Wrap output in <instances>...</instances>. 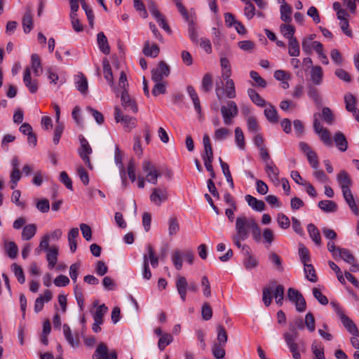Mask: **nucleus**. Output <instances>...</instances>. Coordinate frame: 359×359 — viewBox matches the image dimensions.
Returning <instances> with one entry per match:
<instances>
[{
  "mask_svg": "<svg viewBox=\"0 0 359 359\" xmlns=\"http://www.w3.org/2000/svg\"><path fill=\"white\" fill-rule=\"evenodd\" d=\"M250 233L255 241L259 242L261 240L260 228L255 219L245 215L237 217L235 221V233L231 236L234 245L241 248V241L247 240Z\"/></svg>",
  "mask_w": 359,
  "mask_h": 359,
  "instance_id": "obj_1",
  "label": "nucleus"
},
{
  "mask_svg": "<svg viewBox=\"0 0 359 359\" xmlns=\"http://www.w3.org/2000/svg\"><path fill=\"white\" fill-rule=\"evenodd\" d=\"M336 314L340 318L345 328L353 336L359 337V331L355 324L344 313L342 309L336 302H331Z\"/></svg>",
  "mask_w": 359,
  "mask_h": 359,
  "instance_id": "obj_2",
  "label": "nucleus"
},
{
  "mask_svg": "<svg viewBox=\"0 0 359 359\" xmlns=\"http://www.w3.org/2000/svg\"><path fill=\"white\" fill-rule=\"evenodd\" d=\"M318 114H314L313 115L314 131L316 134L318 135L320 140L325 146L331 147L333 146L331 135L327 128H323V125L318 120Z\"/></svg>",
  "mask_w": 359,
  "mask_h": 359,
  "instance_id": "obj_3",
  "label": "nucleus"
},
{
  "mask_svg": "<svg viewBox=\"0 0 359 359\" xmlns=\"http://www.w3.org/2000/svg\"><path fill=\"white\" fill-rule=\"evenodd\" d=\"M221 113L224 124L226 126L231 125L233 123V118L238 114V109L236 102L233 101H229L226 106H222Z\"/></svg>",
  "mask_w": 359,
  "mask_h": 359,
  "instance_id": "obj_4",
  "label": "nucleus"
},
{
  "mask_svg": "<svg viewBox=\"0 0 359 359\" xmlns=\"http://www.w3.org/2000/svg\"><path fill=\"white\" fill-rule=\"evenodd\" d=\"M142 168L146 173V181L152 184H156L161 176L160 171L149 160H144L142 162Z\"/></svg>",
  "mask_w": 359,
  "mask_h": 359,
  "instance_id": "obj_5",
  "label": "nucleus"
},
{
  "mask_svg": "<svg viewBox=\"0 0 359 359\" xmlns=\"http://www.w3.org/2000/svg\"><path fill=\"white\" fill-rule=\"evenodd\" d=\"M114 119L116 123H121L126 130H130L136 125V119L133 117L123 115L118 107H116L114 109Z\"/></svg>",
  "mask_w": 359,
  "mask_h": 359,
  "instance_id": "obj_6",
  "label": "nucleus"
},
{
  "mask_svg": "<svg viewBox=\"0 0 359 359\" xmlns=\"http://www.w3.org/2000/svg\"><path fill=\"white\" fill-rule=\"evenodd\" d=\"M79 141L81 144V148L79 149V154L81 159L87 165V166L90 169H92L93 166L89 158V155L93 152L92 148L87 140L83 135L79 136Z\"/></svg>",
  "mask_w": 359,
  "mask_h": 359,
  "instance_id": "obj_7",
  "label": "nucleus"
},
{
  "mask_svg": "<svg viewBox=\"0 0 359 359\" xmlns=\"http://www.w3.org/2000/svg\"><path fill=\"white\" fill-rule=\"evenodd\" d=\"M168 198V193L167 189L163 187L154 188L149 196L150 201L158 206H160L163 203L166 201Z\"/></svg>",
  "mask_w": 359,
  "mask_h": 359,
  "instance_id": "obj_8",
  "label": "nucleus"
},
{
  "mask_svg": "<svg viewBox=\"0 0 359 359\" xmlns=\"http://www.w3.org/2000/svg\"><path fill=\"white\" fill-rule=\"evenodd\" d=\"M169 74V66L164 61H160L157 67L151 70V79L154 82L161 81Z\"/></svg>",
  "mask_w": 359,
  "mask_h": 359,
  "instance_id": "obj_9",
  "label": "nucleus"
},
{
  "mask_svg": "<svg viewBox=\"0 0 359 359\" xmlns=\"http://www.w3.org/2000/svg\"><path fill=\"white\" fill-rule=\"evenodd\" d=\"M94 359H117V354L115 351H108L106 344L101 343L97 347L93 355Z\"/></svg>",
  "mask_w": 359,
  "mask_h": 359,
  "instance_id": "obj_10",
  "label": "nucleus"
},
{
  "mask_svg": "<svg viewBox=\"0 0 359 359\" xmlns=\"http://www.w3.org/2000/svg\"><path fill=\"white\" fill-rule=\"evenodd\" d=\"M23 82L32 94H34L38 91V81L36 79H32L30 69L28 67L24 72Z\"/></svg>",
  "mask_w": 359,
  "mask_h": 359,
  "instance_id": "obj_11",
  "label": "nucleus"
},
{
  "mask_svg": "<svg viewBox=\"0 0 359 359\" xmlns=\"http://www.w3.org/2000/svg\"><path fill=\"white\" fill-rule=\"evenodd\" d=\"M176 289L180 296L181 300L184 302L187 299L188 290V282L185 277L177 276L176 278Z\"/></svg>",
  "mask_w": 359,
  "mask_h": 359,
  "instance_id": "obj_12",
  "label": "nucleus"
},
{
  "mask_svg": "<svg viewBox=\"0 0 359 359\" xmlns=\"http://www.w3.org/2000/svg\"><path fill=\"white\" fill-rule=\"evenodd\" d=\"M121 104L123 107L133 113L137 112V106L135 102L132 100L126 90H124L121 93Z\"/></svg>",
  "mask_w": 359,
  "mask_h": 359,
  "instance_id": "obj_13",
  "label": "nucleus"
},
{
  "mask_svg": "<svg viewBox=\"0 0 359 359\" xmlns=\"http://www.w3.org/2000/svg\"><path fill=\"white\" fill-rule=\"evenodd\" d=\"M337 180L342 192L346 189H350L352 180L346 171H340V172L337 176Z\"/></svg>",
  "mask_w": 359,
  "mask_h": 359,
  "instance_id": "obj_14",
  "label": "nucleus"
},
{
  "mask_svg": "<svg viewBox=\"0 0 359 359\" xmlns=\"http://www.w3.org/2000/svg\"><path fill=\"white\" fill-rule=\"evenodd\" d=\"M311 80L315 86H320L323 80V70L319 65L311 67L310 72Z\"/></svg>",
  "mask_w": 359,
  "mask_h": 359,
  "instance_id": "obj_15",
  "label": "nucleus"
},
{
  "mask_svg": "<svg viewBox=\"0 0 359 359\" xmlns=\"http://www.w3.org/2000/svg\"><path fill=\"white\" fill-rule=\"evenodd\" d=\"M245 200L251 208L257 212H262L265 210V203L263 201L258 200L255 197L248 194L245 196Z\"/></svg>",
  "mask_w": 359,
  "mask_h": 359,
  "instance_id": "obj_16",
  "label": "nucleus"
},
{
  "mask_svg": "<svg viewBox=\"0 0 359 359\" xmlns=\"http://www.w3.org/2000/svg\"><path fill=\"white\" fill-rule=\"evenodd\" d=\"M344 200L348 204L351 211L355 215H359V207L356 205L354 196L351 189H346L342 192Z\"/></svg>",
  "mask_w": 359,
  "mask_h": 359,
  "instance_id": "obj_17",
  "label": "nucleus"
},
{
  "mask_svg": "<svg viewBox=\"0 0 359 359\" xmlns=\"http://www.w3.org/2000/svg\"><path fill=\"white\" fill-rule=\"evenodd\" d=\"M337 149L341 151H346L348 149V142L345 135L340 131L337 132L333 137Z\"/></svg>",
  "mask_w": 359,
  "mask_h": 359,
  "instance_id": "obj_18",
  "label": "nucleus"
},
{
  "mask_svg": "<svg viewBox=\"0 0 359 359\" xmlns=\"http://www.w3.org/2000/svg\"><path fill=\"white\" fill-rule=\"evenodd\" d=\"M265 171L268 177L273 182H278L279 170L274 165L273 161L266 162L265 164Z\"/></svg>",
  "mask_w": 359,
  "mask_h": 359,
  "instance_id": "obj_19",
  "label": "nucleus"
},
{
  "mask_svg": "<svg viewBox=\"0 0 359 359\" xmlns=\"http://www.w3.org/2000/svg\"><path fill=\"white\" fill-rule=\"evenodd\" d=\"M22 24L25 33H29L33 28L32 11L29 8L27 9L22 18Z\"/></svg>",
  "mask_w": 359,
  "mask_h": 359,
  "instance_id": "obj_20",
  "label": "nucleus"
},
{
  "mask_svg": "<svg viewBox=\"0 0 359 359\" xmlns=\"http://www.w3.org/2000/svg\"><path fill=\"white\" fill-rule=\"evenodd\" d=\"M97 41L100 50L105 55L110 53V47L107 39L103 32H99L97 35Z\"/></svg>",
  "mask_w": 359,
  "mask_h": 359,
  "instance_id": "obj_21",
  "label": "nucleus"
},
{
  "mask_svg": "<svg viewBox=\"0 0 359 359\" xmlns=\"http://www.w3.org/2000/svg\"><path fill=\"white\" fill-rule=\"evenodd\" d=\"M58 248L56 246H52L50 250L47 251L46 259L48 263V267L53 269L57 261Z\"/></svg>",
  "mask_w": 359,
  "mask_h": 359,
  "instance_id": "obj_22",
  "label": "nucleus"
},
{
  "mask_svg": "<svg viewBox=\"0 0 359 359\" xmlns=\"http://www.w3.org/2000/svg\"><path fill=\"white\" fill-rule=\"evenodd\" d=\"M102 65H103L104 77L107 81L111 87H113L114 86L113 74H112L111 65L109 64V60L107 58L103 59Z\"/></svg>",
  "mask_w": 359,
  "mask_h": 359,
  "instance_id": "obj_23",
  "label": "nucleus"
},
{
  "mask_svg": "<svg viewBox=\"0 0 359 359\" xmlns=\"http://www.w3.org/2000/svg\"><path fill=\"white\" fill-rule=\"evenodd\" d=\"M264 115H265L266 119L269 122H271L272 123H278V116L277 110L271 104H268L266 105V107L264 109Z\"/></svg>",
  "mask_w": 359,
  "mask_h": 359,
  "instance_id": "obj_24",
  "label": "nucleus"
},
{
  "mask_svg": "<svg viewBox=\"0 0 359 359\" xmlns=\"http://www.w3.org/2000/svg\"><path fill=\"white\" fill-rule=\"evenodd\" d=\"M37 227L34 224H29L24 226L22 231V239L29 241L32 238L36 233Z\"/></svg>",
  "mask_w": 359,
  "mask_h": 359,
  "instance_id": "obj_25",
  "label": "nucleus"
},
{
  "mask_svg": "<svg viewBox=\"0 0 359 359\" xmlns=\"http://www.w3.org/2000/svg\"><path fill=\"white\" fill-rule=\"evenodd\" d=\"M243 265L246 270L250 271L257 267L259 265V261L255 256L248 251L243 260Z\"/></svg>",
  "mask_w": 359,
  "mask_h": 359,
  "instance_id": "obj_26",
  "label": "nucleus"
},
{
  "mask_svg": "<svg viewBox=\"0 0 359 359\" xmlns=\"http://www.w3.org/2000/svg\"><path fill=\"white\" fill-rule=\"evenodd\" d=\"M160 50L157 45L152 44L150 46L149 41H146L144 43L143 53L146 56L151 57H156L159 54Z\"/></svg>",
  "mask_w": 359,
  "mask_h": 359,
  "instance_id": "obj_27",
  "label": "nucleus"
},
{
  "mask_svg": "<svg viewBox=\"0 0 359 359\" xmlns=\"http://www.w3.org/2000/svg\"><path fill=\"white\" fill-rule=\"evenodd\" d=\"M307 230L312 241L316 243V245L320 246L321 245V237L320 231L317 227L313 224H309L307 226Z\"/></svg>",
  "mask_w": 359,
  "mask_h": 359,
  "instance_id": "obj_28",
  "label": "nucleus"
},
{
  "mask_svg": "<svg viewBox=\"0 0 359 359\" xmlns=\"http://www.w3.org/2000/svg\"><path fill=\"white\" fill-rule=\"evenodd\" d=\"M282 2L283 4L280 6V18L285 22H290L292 21V8L287 4L285 3V0H282Z\"/></svg>",
  "mask_w": 359,
  "mask_h": 359,
  "instance_id": "obj_29",
  "label": "nucleus"
},
{
  "mask_svg": "<svg viewBox=\"0 0 359 359\" xmlns=\"http://www.w3.org/2000/svg\"><path fill=\"white\" fill-rule=\"evenodd\" d=\"M32 69H33L34 74L36 76H40L42 73V67L40 57L34 53L31 56Z\"/></svg>",
  "mask_w": 359,
  "mask_h": 359,
  "instance_id": "obj_30",
  "label": "nucleus"
},
{
  "mask_svg": "<svg viewBox=\"0 0 359 359\" xmlns=\"http://www.w3.org/2000/svg\"><path fill=\"white\" fill-rule=\"evenodd\" d=\"M318 207L324 212H334L337 210V205L333 201L325 200L318 202Z\"/></svg>",
  "mask_w": 359,
  "mask_h": 359,
  "instance_id": "obj_31",
  "label": "nucleus"
},
{
  "mask_svg": "<svg viewBox=\"0 0 359 359\" xmlns=\"http://www.w3.org/2000/svg\"><path fill=\"white\" fill-rule=\"evenodd\" d=\"M220 65L222 67V76L223 79H228L231 75V68L229 60L226 57H220Z\"/></svg>",
  "mask_w": 359,
  "mask_h": 359,
  "instance_id": "obj_32",
  "label": "nucleus"
},
{
  "mask_svg": "<svg viewBox=\"0 0 359 359\" xmlns=\"http://www.w3.org/2000/svg\"><path fill=\"white\" fill-rule=\"evenodd\" d=\"M187 90L189 95L190 96V97L191 98V100L193 101L195 110L196 111V112L198 114H201V107L200 105V100H199L198 95H197L196 90H194V87L191 86H188L187 87Z\"/></svg>",
  "mask_w": 359,
  "mask_h": 359,
  "instance_id": "obj_33",
  "label": "nucleus"
},
{
  "mask_svg": "<svg viewBox=\"0 0 359 359\" xmlns=\"http://www.w3.org/2000/svg\"><path fill=\"white\" fill-rule=\"evenodd\" d=\"M288 54L292 57H298L300 54L299 44L296 38L288 40Z\"/></svg>",
  "mask_w": 359,
  "mask_h": 359,
  "instance_id": "obj_34",
  "label": "nucleus"
},
{
  "mask_svg": "<svg viewBox=\"0 0 359 359\" xmlns=\"http://www.w3.org/2000/svg\"><path fill=\"white\" fill-rule=\"evenodd\" d=\"M79 229L72 228L68 233V241L69 248L72 252H74L76 250V238L79 236Z\"/></svg>",
  "mask_w": 359,
  "mask_h": 359,
  "instance_id": "obj_35",
  "label": "nucleus"
},
{
  "mask_svg": "<svg viewBox=\"0 0 359 359\" xmlns=\"http://www.w3.org/2000/svg\"><path fill=\"white\" fill-rule=\"evenodd\" d=\"M224 79L226 80L224 90L226 97L229 99L235 98L236 96V93L233 81L230 79V77Z\"/></svg>",
  "mask_w": 359,
  "mask_h": 359,
  "instance_id": "obj_36",
  "label": "nucleus"
},
{
  "mask_svg": "<svg viewBox=\"0 0 359 359\" xmlns=\"http://www.w3.org/2000/svg\"><path fill=\"white\" fill-rule=\"evenodd\" d=\"M76 87L79 91H80L82 94H84L87 92L88 85L86 77L83 74H79L77 76V80L75 82Z\"/></svg>",
  "mask_w": 359,
  "mask_h": 359,
  "instance_id": "obj_37",
  "label": "nucleus"
},
{
  "mask_svg": "<svg viewBox=\"0 0 359 359\" xmlns=\"http://www.w3.org/2000/svg\"><path fill=\"white\" fill-rule=\"evenodd\" d=\"M11 271L14 273L20 284H24L25 282V276L22 268L16 263H13L11 266Z\"/></svg>",
  "mask_w": 359,
  "mask_h": 359,
  "instance_id": "obj_38",
  "label": "nucleus"
},
{
  "mask_svg": "<svg viewBox=\"0 0 359 359\" xmlns=\"http://www.w3.org/2000/svg\"><path fill=\"white\" fill-rule=\"evenodd\" d=\"M248 95L250 97L252 102L259 107H264L266 105L265 100L256 92L253 88H249L248 90Z\"/></svg>",
  "mask_w": 359,
  "mask_h": 359,
  "instance_id": "obj_39",
  "label": "nucleus"
},
{
  "mask_svg": "<svg viewBox=\"0 0 359 359\" xmlns=\"http://www.w3.org/2000/svg\"><path fill=\"white\" fill-rule=\"evenodd\" d=\"M148 254V264H151L153 268H156L158 266L159 257L156 255L155 251L151 245L147 246Z\"/></svg>",
  "mask_w": 359,
  "mask_h": 359,
  "instance_id": "obj_40",
  "label": "nucleus"
},
{
  "mask_svg": "<svg viewBox=\"0 0 359 359\" xmlns=\"http://www.w3.org/2000/svg\"><path fill=\"white\" fill-rule=\"evenodd\" d=\"M344 101L346 103V109L348 111L353 112V114H355V111H357L355 108V97L350 93H346L344 95Z\"/></svg>",
  "mask_w": 359,
  "mask_h": 359,
  "instance_id": "obj_41",
  "label": "nucleus"
},
{
  "mask_svg": "<svg viewBox=\"0 0 359 359\" xmlns=\"http://www.w3.org/2000/svg\"><path fill=\"white\" fill-rule=\"evenodd\" d=\"M235 142L238 147L244 150L245 148V137L243 130L241 128L237 127L235 128Z\"/></svg>",
  "mask_w": 359,
  "mask_h": 359,
  "instance_id": "obj_42",
  "label": "nucleus"
},
{
  "mask_svg": "<svg viewBox=\"0 0 359 359\" xmlns=\"http://www.w3.org/2000/svg\"><path fill=\"white\" fill-rule=\"evenodd\" d=\"M311 351L316 359H325L323 347L316 340L312 342Z\"/></svg>",
  "mask_w": 359,
  "mask_h": 359,
  "instance_id": "obj_43",
  "label": "nucleus"
},
{
  "mask_svg": "<svg viewBox=\"0 0 359 359\" xmlns=\"http://www.w3.org/2000/svg\"><path fill=\"white\" fill-rule=\"evenodd\" d=\"M217 344L221 346H225L227 342L228 336L224 327L220 325L217 327Z\"/></svg>",
  "mask_w": 359,
  "mask_h": 359,
  "instance_id": "obj_44",
  "label": "nucleus"
},
{
  "mask_svg": "<svg viewBox=\"0 0 359 359\" xmlns=\"http://www.w3.org/2000/svg\"><path fill=\"white\" fill-rule=\"evenodd\" d=\"M63 332L65 337V339L68 341V343L72 346V347H76L79 345V339H74L73 337V335L72 334V331L70 327L67 325H63Z\"/></svg>",
  "mask_w": 359,
  "mask_h": 359,
  "instance_id": "obj_45",
  "label": "nucleus"
},
{
  "mask_svg": "<svg viewBox=\"0 0 359 359\" xmlns=\"http://www.w3.org/2000/svg\"><path fill=\"white\" fill-rule=\"evenodd\" d=\"M304 266L306 278L312 283L317 282L318 278L313 265L309 264Z\"/></svg>",
  "mask_w": 359,
  "mask_h": 359,
  "instance_id": "obj_46",
  "label": "nucleus"
},
{
  "mask_svg": "<svg viewBox=\"0 0 359 359\" xmlns=\"http://www.w3.org/2000/svg\"><path fill=\"white\" fill-rule=\"evenodd\" d=\"M280 28L283 36L288 40L292 38H295L294 36L295 32V28L294 26L289 24H283L280 25Z\"/></svg>",
  "mask_w": 359,
  "mask_h": 359,
  "instance_id": "obj_47",
  "label": "nucleus"
},
{
  "mask_svg": "<svg viewBox=\"0 0 359 359\" xmlns=\"http://www.w3.org/2000/svg\"><path fill=\"white\" fill-rule=\"evenodd\" d=\"M182 255L179 250H175L171 255L172 262L177 270H180L182 267Z\"/></svg>",
  "mask_w": 359,
  "mask_h": 359,
  "instance_id": "obj_48",
  "label": "nucleus"
},
{
  "mask_svg": "<svg viewBox=\"0 0 359 359\" xmlns=\"http://www.w3.org/2000/svg\"><path fill=\"white\" fill-rule=\"evenodd\" d=\"M291 330L292 332H285L283 334L284 339L285 341L287 346H290L291 344L297 343L295 340L298 336V332H297L294 326L292 327Z\"/></svg>",
  "mask_w": 359,
  "mask_h": 359,
  "instance_id": "obj_49",
  "label": "nucleus"
},
{
  "mask_svg": "<svg viewBox=\"0 0 359 359\" xmlns=\"http://www.w3.org/2000/svg\"><path fill=\"white\" fill-rule=\"evenodd\" d=\"M284 292L285 288L282 285H278L276 286L274 292H273V297L275 298L276 302L279 306H281L283 302V298H284Z\"/></svg>",
  "mask_w": 359,
  "mask_h": 359,
  "instance_id": "obj_50",
  "label": "nucleus"
},
{
  "mask_svg": "<svg viewBox=\"0 0 359 359\" xmlns=\"http://www.w3.org/2000/svg\"><path fill=\"white\" fill-rule=\"evenodd\" d=\"M248 129L250 133H257L259 130V126L257 118L254 116H249L247 118Z\"/></svg>",
  "mask_w": 359,
  "mask_h": 359,
  "instance_id": "obj_51",
  "label": "nucleus"
},
{
  "mask_svg": "<svg viewBox=\"0 0 359 359\" xmlns=\"http://www.w3.org/2000/svg\"><path fill=\"white\" fill-rule=\"evenodd\" d=\"M6 251L8 257L15 259L17 257L18 248L13 241H10L5 245Z\"/></svg>",
  "mask_w": 359,
  "mask_h": 359,
  "instance_id": "obj_52",
  "label": "nucleus"
},
{
  "mask_svg": "<svg viewBox=\"0 0 359 359\" xmlns=\"http://www.w3.org/2000/svg\"><path fill=\"white\" fill-rule=\"evenodd\" d=\"M299 255L302 263L304 265L309 264L308 262L310 261L309 252L302 244H300L299 246Z\"/></svg>",
  "mask_w": 359,
  "mask_h": 359,
  "instance_id": "obj_53",
  "label": "nucleus"
},
{
  "mask_svg": "<svg viewBox=\"0 0 359 359\" xmlns=\"http://www.w3.org/2000/svg\"><path fill=\"white\" fill-rule=\"evenodd\" d=\"M338 256H339L344 262H347L348 264L354 262L355 261V257L352 255L350 250L345 248H341L339 250Z\"/></svg>",
  "mask_w": 359,
  "mask_h": 359,
  "instance_id": "obj_54",
  "label": "nucleus"
},
{
  "mask_svg": "<svg viewBox=\"0 0 359 359\" xmlns=\"http://www.w3.org/2000/svg\"><path fill=\"white\" fill-rule=\"evenodd\" d=\"M168 233L170 236L176 234L180 230V225L178 220L176 217H173L169 219L168 221Z\"/></svg>",
  "mask_w": 359,
  "mask_h": 359,
  "instance_id": "obj_55",
  "label": "nucleus"
},
{
  "mask_svg": "<svg viewBox=\"0 0 359 359\" xmlns=\"http://www.w3.org/2000/svg\"><path fill=\"white\" fill-rule=\"evenodd\" d=\"M305 325L308 330L313 332L316 330L315 318L312 313L308 312L305 316Z\"/></svg>",
  "mask_w": 359,
  "mask_h": 359,
  "instance_id": "obj_56",
  "label": "nucleus"
},
{
  "mask_svg": "<svg viewBox=\"0 0 359 359\" xmlns=\"http://www.w3.org/2000/svg\"><path fill=\"white\" fill-rule=\"evenodd\" d=\"M322 118L328 125H332L334 119V114H332L331 109L327 107H323L322 109Z\"/></svg>",
  "mask_w": 359,
  "mask_h": 359,
  "instance_id": "obj_57",
  "label": "nucleus"
},
{
  "mask_svg": "<svg viewBox=\"0 0 359 359\" xmlns=\"http://www.w3.org/2000/svg\"><path fill=\"white\" fill-rule=\"evenodd\" d=\"M230 135L229 129L225 128H219L215 130L214 133V138L215 140L222 141L225 140Z\"/></svg>",
  "mask_w": 359,
  "mask_h": 359,
  "instance_id": "obj_58",
  "label": "nucleus"
},
{
  "mask_svg": "<svg viewBox=\"0 0 359 359\" xmlns=\"http://www.w3.org/2000/svg\"><path fill=\"white\" fill-rule=\"evenodd\" d=\"M224 346L214 344L212 347V353L214 357L217 359H223L225 356Z\"/></svg>",
  "mask_w": 359,
  "mask_h": 359,
  "instance_id": "obj_59",
  "label": "nucleus"
},
{
  "mask_svg": "<svg viewBox=\"0 0 359 359\" xmlns=\"http://www.w3.org/2000/svg\"><path fill=\"white\" fill-rule=\"evenodd\" d=\"M313 297L322 305H327L328 304V299L325 296L321 290L318 287H314L312 290Z\"/></svg>",
  "mask_w": 359,
  "mask_h": 359,
  "instance_id": "obj_60",
  "label": "nucleus"
},
{
  "mask_svg": "<svg viewBox=\"0 0 359 359\" xmlns=\"http://www.w3.org/2000/svg\"><path fill=\"white\" fill-rule=\"evenodd\" d=\"M212 87V79L210 74H206L203 78L201 88L202 90L207 93L210 90Z\"/></svg>",
  "mask_w": 359,
  "mask_h": 359,
  "instance_id": "obj_61",
  "label": "nucleus"
},
{
  "mask_svg": "<svg viewBox=\"0 0 359 359\" xmlns=\"http://www.w3.org/2000/svg\"><path fill=\"white\" fill-rule=\"evenodd\" d=\"M173 340V338L171 334H164L161 336L160 338L158 346V348L163 351L165 346L169 345Z\"/></svg>",
  "mask_w": 359,
  "mask_h": 359,
  "instance_id": "obj_62",
  "label": "nucleus"
},
{
  "mask_svg": "<svg viewBox=\"0 0 359 359\" xmlns=\"http://www.w3.org/2000/svg\"><path fill=\"white\" fill-rule=\"evenodd\" d=\"M201 316L204 320H209L212 317V310L210 305L205 302L201 308Z\"/></svg>",
  "mask_w": 359,
  "mask_h": 359,
  "instance_id": "obj_63",
  "label": "nucleus"
},
{
  "mask_svg": "<svg viewBox=\"0 0 359 359\" xmlns=\"http://www.w3.org/2000/svg\"><path fill=\"white\" fill-rule=\"evenodd\" d=\"M69 18L71 20V24L73 29L76 32H81L83 30V26L80 22L79 19L78 18L77 14L75 15H69Z\"/></svg>",
  "mask_w": 359,
  "mask_h": 359,
  "instance_id": "obj_64",
  "label": "nucleus"
}]
</instances>
